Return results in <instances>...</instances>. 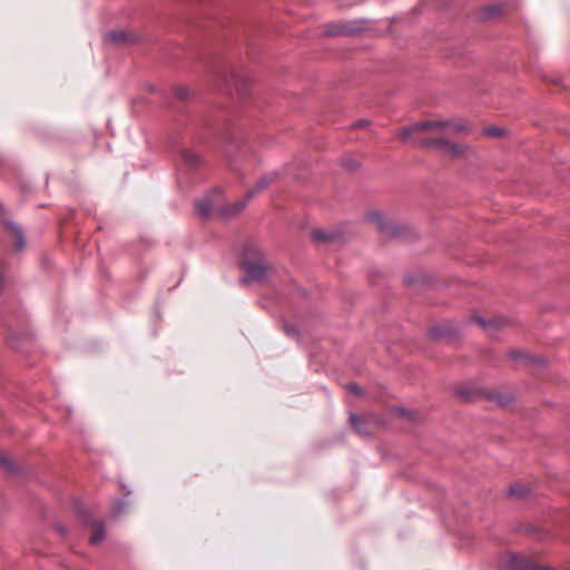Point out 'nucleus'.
Instances as JSON below:
<instances>
[{
	"label": "nucleus",
	"instance_id": "obj_1",
	"mask_svg": "<svg viewBox=\"0 0 570 570\" xmlns=\"http://www.w3.org/2000/svg\"><path fill=\"white\" fill-rule=\"evenodd\" d=\"M473 129L474 127L471 122L460 118L428 120L401 128L397 137L401 140H407L415 138L416 132L431 131L440 135L442 139H448L452 137H465L471 134Z\"/></svg>",
	"mask_w": 570,
	"mask_h": 570
},
{
	"label": "nucleus",
	"instance_id": "obj_2",
	"mask_svg": "<svg viewBox=\"0 0 570 570\" xmlns=\"http://www.w3.org/2000/svg\"><path fill=\"white\" fill-rule=\"evenodd\" d=\"M242 256L239 267L245 271V275L239 279L242 284H248L253 281L258 282L266 277L268 267L262 249L257 245L246 244L243 247Z\"/></svg>",
	"mask_w": 570,
	"mask_h": 570
},
{
	"label": "nucleus",
	"instance_id": "obj_3",
	"mask_svg": "<svg viewBox=\"0 0 570 570\" xmlns=\"http://www.w3.org/2000/svg\"><path fill=\"white\" fill-rule=\"evenodd\" d=\"M366 219L374 223L380 233L391 239L403 238L409 232V227L404 224L393 223L380 212H370L366 214Z\"/></svg>",
	"mask_w": 570,
	"mask_h": 570
},
{
	"label": "nucleus",
	"instance_id": "obj_4",
	"mask_svg": "<svg viewBox=\"0 0 570 570\" xmlns=\"http://www.w3.org/2000/svg\"><path fill=\"white\" fill-rule=\"evenodd\" d=\"M501 566L503 570H556L550 566H539L534 560L518 552H510Z\"/></svg>",
	"mask_w": 570,
	"mask_h": 570
},
{
	"label": "nucleus",
	"instance_id": "obj_5",
	"mask_svg": "<svg viewBox=\"0 0 570 570\" xmlns=\"http://www.w3.org/2000/svg\"><path fill=\"white\" fill-rule=\"evenodd\" d=\"M255 190H248L245 195V198L238 202H235L228 206H222L216 209V213L223 218H229L238 215L248 204V202L254 198Z\"/></svg>",
	"mask_w": 570,
	"mask_h": 570
},
{
	"label": "nucleus",
	"instance_id": "obj_6",
	"mask_svg": "<svg viewBox=\"0 0 570 570\" xmlns=\"http://www.w3.org/2000/svg\"><path fill=\"white\" fill-rule=\"evenodd\" d=\"M476 139H500L510 140L511 132L505 128L497 125L483 126L480 132L475 136Z\"/></svg>",
	"mask_w": 570,
	"mask_h": 570
},
{
	"label": "nucleus",
	"instance_id": "obj_7",
	"mask_svg": "<svg viewBox=\"0 0 570 570\" xmlns=\"http://www.w3.org/2000/svg\"><path fill=\"white\" fill-rule=\"evenodd\" d=\"M487 389H481L474 384H466L455 390V394L463 402H475L485 399Z\"/></svg>",
	"mask_w": 570,
	"mask_h": 570
},
{
	"label": "nucleus",
	"instance_id": "obj_8",
	"mask_svg": "<svg viewBox=\"0 0 570 570\" xmlns=\"http://www.w3.org/2000/svg\"><path fill=\"white\" fill-rule=\"evenodd\" d=\"M428 336L438 342L455 341L458 330L453 326L436 325L428 330Z\"/></svg>",
	"mask_w": 570,
	"mask_h": 570
},
{
	"label": "nucleus",
	"instance_id": "obj_9",
	"mask_svg": "<svg viewBox=\"0 0 570 570\" xmlns=\"http://www.w3.org/2000/svg\"><path fill=\"white\" fill-rule=\"evenodd\" d=\"M342 237V234L337 230H324L315 228L311 233V238L315 243L330 244L335 243Z\"/></svg>",
	"mask_w": 570,
	"mask_h": 570
},
{
	"label": "nucleus",
	"instance_id": "obj_10",
	"mask_svg": "<svg viewBox=\"0 0 570 570\" xmlns=\"http://www.w3.org/2000/svg\"><path fill=\"white\" fill-rule=\"evenodd\" d=\"M508 356L517 362H524L527 364H532L537 366H541L544 364V360L538 355H530L521 350H511L508 352Z\"/></svg>",
	"mask_w": 570,
	"mask_h": 570
},
{
	"label": "nucleus",
	"instance_id": "obj_11",
	"mask_svg": "<svg viewBox=\"0 0 570 570\" xmlns=\"http://www.w3.org/2000/svg\"><path fill=\"white\" fill-rule=\"evenodd\" d=\"M215 134L218 139L223 140L233 141L238 139L237 128L230 121L219 124L215 128Z\"/></svg>",
	"mask_w": 570,
	"mask_h": 570
},
{
	"label": "nucleus",
	"instance_id": "obj_12",
	"mask_svg": "<svg viewBox=\"0 0 570 570\" xmlns=\"http://www.w3.org/2000/svg\"><path fill=\"white\" fill-rule=\"evenodd\" d=\"M485 401L491 403H497L501 405L502 407H507L513 403V397L509 394L487 390L485 392Z\"/></svg>",
	"mask_w": 570,
	"mask_h": 570
},
{
	"label": "nucleus",
	"instance_id": "obj_13",
	"mask_svg": "<svg viewBox=\"0 0 570 570\" xmlns=\"http://www.w3.org/2000/svg\"><path fill=\"white\" fill-rule=\"evenodd\" d=\"M183 163L189 168H198L202 165V158L194 150L188 148H181L179 151Z\"/></svg>",
	"mask_w": 570,
	"mask_h": 570
},
{
	"label": "nucleus",
	"instance_id": "obj_14",
	"mask_svg": "<svg viewBox=\"0 0 570 570\" xmlns=\"http://www.w3.org/2000/svg\"><path fill=\"white\" fill-rule=\"evenodd\" d=\"M279 176H281V173L278 170H273L271 173L263 175L257 180V183L255 184V187L252 190H255V195H256L258 191L266 189L268 186H271L273 183H275Z\"/></svg>",
	"mask_w": 570,
	"mask_h": 570
},
{
	"label": "nucleus",
	"instance_id": "obj_15",
	"mask_svg": "<svg viewBox=\"0 0 570 570\" xmlns=\"http://www.w3.org/2000/svg\"><path fill=\"white\" fill-rule=\"evenodd\" d=\"M6 226L13 233L16 238V248L19 250L22 249L26 245V237L22 227L10 220L6 222Z\"/></svg>",
	"mask_w": 570,
	"mask_h": 570
},
{
	"label": "nucleus",
	"instance_id": "obj_16",
	"mask_svg": "<svg viewBox=\"0 0 570 570\" xmlns=\"http://www.w3.org/2000/svg\"><path fill=\"white\" fill-rule=\"evenodd\" d=\"M350 422H351L353 430L357 434L365 436V438L371 435V433L367 431L365 420L361 415H358L356 413H351Z\"/></svg>",
	"mask_w": 570,
	"mask_h": 570
},
{
	"label": "nucleus",
	"instance_id": "obj_17",
	"mask_svg": "<svg viewBox=\"0 0 570 570\" xmlns=\"http://www.w3.org/2000/svg\"><path fill=\"white\" fill-rule=\"evenodd\" d=\"M195 205L202 217H208L214 212V202L209 196L197 199Z\"/></svg>",
	"mask_w": 570,
	"mask_h": 570
},
{
	"label": "nucleus",
	"instance_id": "obj_18",
	"mask_svg": "<svg viewBox=\"0 0 570 570\" xmlns=\"http://www.w3.org/2000/svg\"><path fill=\"white\" fill-rule=\"evenodd\" d=\"M234 86L237 95L242 98L248 96L250 92L249 81L243 76H234Z\"/></svg>",
	"mask_w": 570,
	"mask_h": 570
},
{
	"label": "nucleus",
	"instance_id": "obj_19",
	"mask_svg": "<svg viewBox=\"0 0 570 570\" xmlns=\"http://www.w3.org/2000/svg\"><path fill=\"white\" fill-rule=\"evenodd\" d=\"M425 146L439 149L444 154H449V155H453V156L463 154L468 147V145H425Z\"/></svg>",
	"mask_w": 570,
	"mask_h": 570
},
{
	"label": "nucleus",
	"instance_id": "obj_20",
	"mask_svg": "<svg viewBox=\"0 0 570 570\" xmlns=\"http://www.w3.org/2000/svg\"><path fill=\"white\" fill-rule=\"evenodd\" d=\"M94 525H95V531H94L92 535L90 537L89 542L92 546H97L104 540L106 530H105V524L102 521L94 522Z\"/></svg>",
	"mask_w": 570,
	"mask_h": 570
},
{
	"label": "nucleus",
	"instance_id": "obj_21",
	"mask_svg": "<svg viewBox=\"0 0 570 570\" xmlns=\"http://www.w3.org/2000/svg\"><path fill=\"white\" fill-rule=\"evenodd\" d=\"M105 40L112 43H122L128 40V35L125 31H109L105 35Z\"/></svg>",
	"mask_w": 570,
	"mask_h": 570
},
{
	"label": "nucleus",
	"instance_id": "obj_22",
	"mask_svg": "<svg viewBox=\"0 0 570 570\" xmlns=\"http://www.w3.org/2000/svg\"><path fill=\"white\" fill-rule=\"evenodd\" d=\"M73 509H75L76 513L80 517V519L82 520L83 523L90 524L92 522L91 515L89 514L88 511H86V509L83 508V504L80 502V500L77 499L73 501Z\"/></svg>",
	"mask_w": 570,
	"mask_h": 570
},
{
	"label": "nucleus",
	"instance_id": "obj_23",
	"mask_svg": "<svg viewBox=\"0 0 570 570\" xmlns=\"http://www.w3.org/2000/svg\"><path fill=\"white\" fill-rule=\"evenodd\" d=\"M508 492L512 497L524 498L530 493V490L523 484H513L509 488Z\"/></svg>",
	"mask_w": 570,
	"mask_h": 570
},
{
	"label": "nucleus",
	"instance_id": "obj_24",
	"mask_svg": "<svg viewBox=\"0 0 570 570\" xmlns=\"http://www.w3.org/2000/svg\"><path fill=\"white\" fill-rule=\"evenodd\" d=\"M0 466L7 470L10 474H17L18 468L6 454L0 453Z\"/></svg>",
	"mask_w": 570,
	"mask_h": 570
},
{
	"label": "nucleus",
	"instance_id": "obj_25",
	"mask_svg": "<svg viewBox=\"0 0 570 570\" xmlns=\"http://www.w3.org/2000/svg\"><path fill=\"white\" fill-rule=\"evenodd\" d=\"M177 99L186 101L191 97V92L187 87H177L174 91Z\"/></svg>",
	"mask_w": 570,
	"mask_h": 570
},
{
	"label": "nucleus",
	"instance_id": "obj_26",
	"mask_svg": "<svg viewBox=\"0 0 570 570\" xmlns=\"http://www.w3.org/2000/svg\"><path fill=\"white\" fill-rule=\"evenodd\" d=\"M284 332L288 337L299 340V330L294 324H284Z\"/></svg>",
	"mask_w": 570,
	"mask_h": 570
},
{
	"label": "nucleus",
	"instance_id": "obj_27",
	"mask_svg": "<svg viewBox=\"0 0 570 570\" xmlns=\"http://www.w3.org/2000/svg\"><path fill=\"white\" fill-rule=\"evenodd\" d=\"M342 166L351 171H354L360 168V163L355 159L344 158L342 160Z\"/></svg>",
	"mask_w": 570,
	"mask_h": 570
},
{
	"label": "nucleus",
	"instance_id": "obj_28",
	"mask_svg": "<svg viewBox=\"0 0 570 570\" xmlns=\"http://www.w3.org/2000/svg\"><path fill=\"white\" fill-rule=\"evenodd\" d=\"M127 502L125 499H118L115 504L114 514L119 515L126 510Z\"/></svg>",
	"mask_w": 570,
	"mask_h": 570
},
{
	"label": "nucleus",
	"instance_id": "obj_29",
	"mask_svg": "<svg viewBox=\"0 0 570 570\" xmlns=\"http://www.w3.org/2000/svg\"><path fill=\"white\" fill-rule=\"evenodd\" d=\"M345 389L354 395H361L363 393L362 389L356 383H347Z\"/></svg>",
	"mask_w": 570,
	"mask_h": 570
},
{
	"label": "nucleus",
	"instance_id": "obj_30",
	"mask_svg": "<svg viewBox=\"0 0 570 570\" xmlns=\"http://www.w3.org/2000/svg\"><path fill=\"white\" fill-rule=\"evenodd\" d=\"M478 324H480L483 328L491 327L493 325L492 321L484 318L483 316L473 317Z\"/></svg>",
	"mask_w": 570,
	"mask_h": 570
},
{
	"label": "nucleus",
	"instance_id": "obj_31",
	"mask_svg": "<svg viewBox=\"0 0 570 570\" xmlns=\"http://www.w3.org/2000/svg\"><path fill=\"white\" fill-rule=\"evenodd\" d=\"M53 528L56 532L61 537H65L68 533V528L61 522L55 523Z\"/></svg>",
	"mask_w": 570,
	"mask_h": 570
},
{
	"label": "nucleus",
	"instance_id": "obj_32",
	"mask_svg": "<svg viewBox=\"0 0 570 570\" xmlns=\"http://www.w3.org/2000/svg\"><path fill=\"white\" fill-rule=\"evenodd\" d=\"M413 281H414V279H413V277H411V276H407V277H405V279H404V282H405L406 284H412V283H413Z\"/></svg>",
	"mask_w": 570,
	"mask_h": 570
},
{
	"label": "nucleus",
	"instance_id": "obj_33",
	"mask_svg": "<svg viewBox=\"0 0 570 570\" xmlns=\"http://www.w3.org/2000/svg\"><path fill=\"white\" fill-rule=\"evenodd\" d=\"M121 488L126 490L127 494H130L131 491L128 490L124 483H121Z\"/></svg>",
	"mask_w": 570,
	"mask_h": 570
},
{
	"label": "nucleus",
	"instance_id": "obj_34",
	"mask_svg": "<svg viewBox=\"0 0 570 570\" xmlns=\"http://www.w3.org/2000/svg\"><path fill=\"white\" fill-rule=\"evenodd\" d=\"M400 412H401L402 414H405V413H407V409H405V407H401V409H400Z\"/></svg>",
	"mask_w": 570,
	"mask_h": 570
},
{
	"label": "nucleus",
	"instance_id": "obj_35",
	"mask_svg": "<svg viewBox=\"0 0 570 570\" xmlns=\"http://www.w3.org/2000/svg\"><path fill=\"white\" fill-rule=\"evenodd\" d=\"M431 142L436 144V142H444V141L442 139H435V140H432Z\"/></svg>",
	"mask_w": 570,
	"mask_h": 570
},
{
	"label": "nucleus",
	"instance_id": "obj_36",
	"mask_svg": "<svg viewBox=\"0 0 570 570\" xmlns=\"http://www.w3.org/2000/svg\"><path fill=\"white\" fill-rule=\"evenodd\" d=\"M363 125H365V121H361L357 124V126H363Z\"/></svg>",
	"mask_w": 570,
	"mask_h": 570
}]
</instances>
